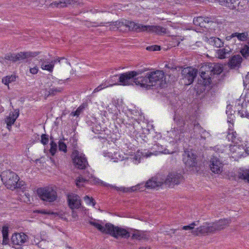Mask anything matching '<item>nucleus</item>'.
I'll return each mask as SVG.
<instances>
[{
  "label": "nucleus",
  "instance_id": "15",
  "mask_svg": "<svg viewBox=\"0 0 249 249\" xmlns=\"http://www.w3.org/2000/svg\"><path fill=\"white\" fill-rule=\"evenodd\" d=\"M68 206L71 210L78 209L81 206L80 196L75 194H69L67 196Z\"/></svg>",
  "mask_w": 249,
  "mask_h": 249
},
{
  "label": "nucleus",
  "instance_id": "4",
  "mask_svg": "<svg viewBox=\"0 0 249 249\" xmlns=\"http://www.w3.org/2000/svg\"><path fill=\"white\" fill-rule=\"evenodd\" d=\"M148 70H149V68H143L136 71H129L118 75H114L111 78V80H113V79H115L117 76H119L118 82L121 85L130 86L135 85L141 87L142 82L140 81L141 78H140L141 76H138V75Z\"/></svg>",
  "mask_w": 249,
  "mask_h": 249
},
{
  "label": "nucleus",
  "instance_id": "11",
  "mask_svg": "<svg viewBox=\"0 0 249 249\" xmlns=\"http://www.w3.org/2000/svg\"><path fill=\"white\" fill-rule=\"evenodd\" d=\"M182 157V160L186 167L191 168L197 166L196 158L197 156L195 150L189 148L184 149Z\"/></svg>",
  "mask_w": 249,
  "mask_h": 249
},
{
  "label": "nucleus",
  "instance_id": "1",
  "mask_svg": "<svg viewBox=\"0 0 249 249\" xmlns=\"http://www.w3.org/2000/svg\"><path fill=\"white\" fill-rule=\"evenodd\" d=\"M223 67L218 63L207 62L199 70L187 67L181 71L183 79L187 80V85L193 83L198 73L197 82L195 89L196 98L205 104H212L216 99V93L224 81L226 73H222Z\"/></svg>",
  "mask_w": 249,
  "mask_h": 249
},
{
  "label": "nucleus",
  "instance_id": "50",
  "mask_svg": "<svg viewBox=\"0 0 249 249\" xmlns=\"http://www.w3.org/2000/svg\"><path fill=\"white\" fill-rule=\"evenodd\" d=\"M150 239V235L148 234L147 231H142L141 232V240L143 239L145 241H148Z\"/></svg>",
  "mask_w": 249,
  "mask_h": 249
},
{
  "label": "nucleus",
  "instance_id": "53",
  "mask_svg": "<svg viewBox=\"0 0 249 249\" xmlns=\"http://www.w3.org/2000/svg\"><path fill=\"white\" fill-rule=\"evenodd\" d=\"M61 5H62V0L60 1L59 2L54 1L50 4V5L52 7L55 6L56 7H60V8Z\"/></svg>",
  "mask_w": 249,
  "mask_h": 249
},
{
  "label": "nucleus",
  "instance_id": "7",
  "mask_svg": "<svg viewBox=\"0 0 249 249\" xmlns=\"http://www.w3.org/2000/svg\"><path fill=\"white\" fill-rule=\"evenodd\" d=\"M119 115L117 113H115L114 116H115L116 123L120 127V131L124 133H126L131 137H134L136 129L134 127L133 121L131 120L127 119L125 120L121 116V112L119 111Z\"/></svg>",
  "mask_w": 249,
  "mask_h": 249
},
{
  "label": "nucleus",
  "instance_id": "20",
  "mask_svg": "<svg viewBox=\"0 0 249 249\" xmlns=\"http://www.w3.org/2000/svg\"><path fill=\"white\" fill-rule=\"evenodd\" d=\"M9 226L7 224L2 227L1 233L2 235V243L3 245H8L10 246V239L9 238Z\"/></svg>",
  "mask_w": 249,
  "mask_h": 249
},
{
  "label": "nucleus",
  "instance_id": "40",
  "mask_svg": "<svg viewBox=\"0 0 249 249\" xmlns=\"http://www.w3.org/2000/svg\"><path fill=\"white\" fill-rule=\"evenodd\" d=\"M215 1H218L222 6L227 7L230 9V4L232 5L234 3V0H214Z\"/></svg>",
  "mask_w": 249,
  "mask_h": 249
},
{
  "label": "nucleus",
  "instance_id": "56",
  "mask_svg": "<svg viewBox=\"0 0 249 249\" xmlns=\"http://www.w3.org/2000/svg\"><path fill=\"white\" fill-rule=\"evenodd\" d=\"M173 44H172V45L174 47L178 46L179 44H180V41L178 38L177 37H175V38H173Z\"/></svg>",
  "mask_w": 249,
  "mask_h": 249
},
{
  "label": "nucleus",
  "instance_id": "21",
  "mask_svg": "<svg viewBox=\"0 0 249 249\" xmlns=\"http://www.w3.org/2000/svg\"><path fill=\"white\" fill-rule=\"evenodd\" d=\"M143 185V183H139L135 186H132L130 188H125V187L119 188V187H118L115 186H113L112 185H109V186L111 188H114L115 190H116L118 191H120L123 192L124 193H128V192L130 193V192H134L135 191H139L138 190H141V189H140V186H141V185Z\"/></svg>",
  "mask_w": 249,
  "mask_h": 249
},
{
  "label": "nucleus",
  "instance_id": "17",
  "mask_svg": "<svg viewBox=\"0 0 249 249\" xmlns=\"http://www.w3.org/2000/svg\"><path fill=\"white\" fill-rule=\"evenodd\" d=\"M121 229H124L126 231L127 233L126 234L125 237H123L122 235L118 236L117 238H115L117 239H119L120 238H124V239H128L130 237V234L131 232H133L132 235L131 236V239L132 240L137 239L138 240H141V232L142 231H140L138 230H136L133 228H123L121 227Z\"/></svg>",
  "mask_w": 249,
  "mask_h": 249
},
{
  "label": "nucleus",
  "instance_id": "38",
  "mask_svg": "<svg viewBox=\"0 0 249 249\" xmlns=\"http://www.w3.org/2000/svg\"><path fill=\"white\" fill-rule=\"evenodd\" d=\"M136 140L137 141L139 140H142L144 142H146L148 140L147 136L145 135V133L143 132L142 133H139L136 131V133H135L134 137Z\"/></svg>",
  "mask_w": 249,
  "mask_h": 249
},
{
  "label": "nucleus",
  "instance_id": "13",
  "mask_svg": "<svg viewBox=\"0 0 249 249\" xmlns=\"http://www.w3.org/2000/svg\"><path fill=\"white\" fill-rule=\"evenodd\" d=\"M29 237L23 232H15L12 234L10 240V246L13 245L22 246L24 244L28 242Z\"/></svg>",
  "mask_w": 249,
  "mask_h": 249
},
{
  "label": "nucleus",
  "instance_id": "2",
  "mask_svg": "<svg viewBox=\"0 0 249 249\" xmlns=\"http://www.w3.org/2000/svg\"><path fill=\"white\" fill-rule=\"evenodd\" d=\"M231 219L224 218L220 219L214 222L203 223V225L194 229V226L196 225L195 222L191 224L184 226L182 229L184 230H191V233L195 235H206L209 234H213L217 231L224 229L231 223Z\"/></svg>",
  "mask_w": 249,
  "mask_h": 249
},
{
  "label": "nucleus",
  "instance_id": "25",
  "mask_svg": "<svg viewBox=\"0 0 249 249\" xmlns=\"http://www.w3.org/2000/svg\"><path fill=\"white\" fill-rule=\"evenodd\" d=\"M150 33H155L160 35L167 33L165 28L158 25H151Z\"/></svg>",
  "mask_w": 249,
  "mask_h": 249
},
{
  "label": "nucleus",
  "instance_id": "43",
  "mask_svg": "<svg viewBox=\"0 0 249 249\" xmlns=\"http://www.w3.org/2000/svg\"><path fill=\"white\" fill-rule=\"evenodd\" d=\"M111 23H113V25L116 27V29L120 31H122L123 29L122 27H125L124 20L123 21H116L111 22Z\"/></svg>",
  "mask_w": 249,
  "mask_h": 249
},
{
  "label": "nucleus",
  "instance_id": "64",
  "mask_svg": "<svg viewBox=\"0 0 249 249\" xmlns=\"http://www.w3.org/2000/svg\"><path fill=\"white\" fill-rule=\"evenodd\" d=\"M69 112H70V111L68 110H66V109L64 110L62 113V116L66 115Z\"/></svg>",
  "mask_w": 249,
  "mask_h": 249
},
{
  "label": "nucleus",
  "instance_id": "28",
  "mask_svg": "<svg viewBox=\"0 0 249 249\" xmlns=\"http://www.w3.org/2000/svg\"><path fill=\"white\" fill-rule=\"evenodd\" d=\"M124 23H125V27L124 29V31H126L128 30L130 31H134L135 32V30L136 26L133 24H137V23H135L132 21H129L126 19H124Z\"/></svg>",
  "mask_w": 249,
  "mask_h": 249
},
{
  "label": "nucleus",
  "instance_id": "44",
  "mask_svg": "<svg viewBox=\"0 0 249 249\" xmlns=\"http://www.w3.org/2000/svg\"><path fill=\"white\" fill-rule=\"evenodd\" d=\"M84 199L88 205H91L94 206L96 204V201L92 197H90L89 196L86 195L84 197Z\"/></svg>",
  "mask_w": 249,
  "mask_h": 249
},
{
  "label": "nucleus",
  "instance_id": "30",
  "mask_svg": "<svg viewBox=\"0 0 249 249\" xmlns=\"http://www.w3.org/2000/svg\"><path fill=\"white\" fill-rule=\"evenodd\" d=\"M203 21H204V17H198L194 18L193 23L196 26H198L201 28H205V22Z\"/></svg>",
  "mask_w": 249,
  "mask_h": 249
},
{
  "label": "nucleus",
  "instance_id": "6",
  "mask_svg": "<svg viewBox=\"0 0 249 249\" xmlns=\"http://www.w3.org/2000/svg\"><path fill=\"white\" fill-rule=\"evenodd\" d=\"M190 117H185L184 119L182 116L175 112L174 121H175L177 127L176 129L180 134L186 132H190L195 127V124L193 121L190 120Z\"/></svg>",
  "mask_w": 249,
  "mask_h": 249
},
{
  "label": "nucleus",
  "instance_id": "22",
  "mask_svg": "<svg viewBox=\"0 0 249 249\" xmlns=\"http://www.w3.org/2000/svg\"><path fill=\"white\" fill-rule=\"evenodd\" d=\"M231 52V48L226 45L225 48L219 49L217 50L218 57L220 59H224L230 56Z\"/></svg>",
  "mask_w": 249,
  "mask_h": 249
},
{
  "label": "nucleus",
  "instance_id": "46",
  "mask_svg": "<svg viewBox=\"0 0 249 249\" xmlns=\"http://www.w3.org/2000/svg\"><path fill=\"white\" fill-rule=\"evenodd\" d=\"M63 89L62 88L50 89L49 91V94L47 95V97H48L49 95L54 96L57 92L60 93L63 91Z\"/></svg>",
  "mask_w": 249,
  "mask_h": 249
},
{
  "label": "nucleus",
  "instance_id": "3",
  "mask_svg": "<svg viewBox=\"0 0 249 249\" xmlns=\"http://www.w3.org/2000/svg\"><path fill=\"white\" fill-rule=\"evenodd\" d=\"M142 88L146 89L162 88L166 84L164 72L161 70H156L146 73L145 76H141Z\"/></svg>",
  "mask_w": 249,
  "mask_h": 249
},
{
  "label": "nucleus",
  "instance_id": "59",
  "mask_svg": "<svg viewBox=\"0 0 249 249\" xmlns=\"http://www.w3.org/2000/svg\"><path fill=\"white\" fill-rule=\"evenodd\" d=\"M10 54H11V53H7L6 54H5L4 58L2 57L1 59H2V60H10Z\"/></svg>",
  "mask_w": 249,
  "mask_h": 249
},
{
  "label": "nucleus",
  "instance_id": "42",
  "mask_svg": "<svg viewBox=\"0 0 249 249\" xmlns=\"http://www.w3.org/2000/svg\"><path fill=\"white\" fill-rule=\"evenodd\" d=\"M57 145L55 142H50V153L52 156H54L57 151Z\"/></svg>",
  "mask_w": 249,
  "mask_h": 249
},
{
  "label": "nucleus",
  "instance_id": "45",
  "mask_svg": "<svg viewBox=\"0 0 249 249\" xmlns=\"http://www.w3.org/2000/svg\"><path fill=\"white\" fill-rule=\"evenodd\" d=\"M97 122L98 121L95 117H90L87 118L86 123L89 126H91V128H92V126H94L95 123H97Z\"/></svg>",
  "mask_w": 249,
  "mask_h": 249
},
{
  "label": "nucleus",
  "instance_id": "36",
  "mask_svg": "<svg viewBox=\"0 0 249 249\" xmlns=\"http://www.w3.org/2000/svg\"><path fill=\"white\" fill-rule=\"evenodd\" d=\"M56 62V60H53L51 61V63L47 64H44V63H43L41 65V68L43 70H47L51 72L53 71L54 65Z\"/></svg>",
  "mask_w": 249,
  "mask_h": 249
},
{
  "label": "nucleus",
  "instance_id": "34",
  "mask_svg": "<svg viewBox=\"0 0 249 249\" xmlns=\"http://www.w3.org/2000/svg\"><path fill=\"white\" fill-rule=\"evenodd\" d=\"M65 139L63 137L58 142V147L60 151L63 152L64 153L67 152V146L66 144L63 142Z\"/></svg>",
  "mask_w": 249,
  "mask_h": 249
},
{
  "label": "nucleus",
  "instance_id": "19",
  "mask_svg": "<svg viewBox=\"0 0 249 249\" xmlns=\"http://www.w3.org/2000/svg\"><path fill=\"white\" fill-rule=\"evenodd\" d=\"M243 60L239 54L234 55L229 58L228 66L230 69H238L241 67Z\"/></svg>",
  "mask_w": 249,
  "mask_h": 249
},
{
  "label": "nucleus",
  "instance_id": "18",
  "mask_svg": "<svg viewBox=\"0 0 249 249\" xmlns=\"http://www.w3.org/2000/svg\"><path fill=\"white\" fill-rule=\"evenodd\" d=\"M210 168L215 174H220L223 171V163L216 158L213 157L210 161Z\"/></svg>",
  "mask_w": 249,
  "mask_h": 249
},
{
  "label": "nucleus",
  "instance_id": "41",
  "mask_svg": "<svg viewBox=\"0 0 249 249\" xmlns=\"http://www.w3.org/2000/svg\"><path fill=\"white\" fill-rule=\"evenodd\" d=\"M62 5H60V8H64L68 6V5H73L77 3L78 5L81 4L80 2L74 0H62Z\"/></svg>",
  "mask_w": 249,
  "mask_h": 249
},
{
  "label": "nucleus",
  "instance_id": "57",
  "mask_svg": "<svg viewBox=\"0 0 249 249\" xmlns=\"http://www.w3.org/2000/svg\"><path fill=\"white\" fill-rule=\"evenodd\" d=\"M204 21H203V22H205V28H206V24L210 22H212V20H211L212 18L209 17H204Z\"/></svg>",
  "mask_w": 249,
  "mask_h": 249
},
{
  "label": "nucleus",
  "instance_id": "10",
  "mask_svg": "<svg viewBox=\"0 0 249 249\" xmlns=\"http://www.w3.org/2000/svg\"><path fill=\"white\" fill-rule=\"evenodd\" d=\"M71 158L73 165L79 169H85L89 165L85 155L83 153L80 154L77 150H73Z\"/></svg>",
  "mask_w": 249,
  "mask_h": 249
},
{
  "label": "nucleus",
  "instance_id": "9",
  "mask_svg": "<svg viewBox=\"0 0 249 249\" xmlns=\"http://www.w3.org/2000/svg\"><path fill=\"white\" fill-rule=\"evenodd\" d=\"M36 193L39 198L43 201L53 202L57 198L56 191L51 187L38 188Z\"/></svg>",
  "mask_w": 249,
  "mask_h": 249
},
{
  "label": "nucleus",
  "instance_id": "16",
  "mask_svg": "<svg viewBox=\"0 0 249 249\" xmlns=\"http://www.w3.org/2000/svg\"><path fill=\"white\" fill-rule=\"evenodd\" d=\"M142 183L143 185L140 186L141 190H138L140 192L143 191L145 189H158L162 185L163 182L159 180L158 178L153 177L148 180L145 183Z\"/></svg>",
  "mask_w": 249,
  "mask_h": 249
},
{
  "label": "nucleus",
  "instance_id": "8",
  "mask_svg": "<svg viewBox=\"0 0 249 249\" xmlns=\"http://www.w3.org/2000/svg\"><path fill=\"white\" fill-rule=\"evenodd\" d=\"M0 177L3 183L7 189L11 190L15 189L14 184L16 185V183L19 179V177L16 173L11 170H6L1 172Z\"/></svg>",
  "mask_w": 249,
  "mask_h": 249
},
{
  "label": "nucleus",
  "instance_id": "33",
  "mask_svg": "<svg viewBox=\"0 0 249 249\" xmlns=\"http://www.w3.org/2000/svg\"><path fill=\"white\" fill-rule=\"evenodd\" d=\"M248 43L249 45L245 44L240 50V53L245 59L249 56V41Z\"/></svg>",
  "mask_w": 249,
  "mask_h": 249
},
{
  "label": "nucleus",
  "instance_id": "55",
  "mask_svg": "<svg viewBox=\"0 0 249 249\" xmlns=\"http://www.w3.org/2000/svg\"><path fill=\"white\" fill-rule=\"evenodd\" d=\"M38 69L37 66L30 69V71L33 74H36L38 72Z\"/></svg>",
  "mask_w": 249,
  "mask_h": 249
},
{
  "label": "nucleus",
  "instance_id": "51",
  "mask_svg": "<svg viewBox=\"0 0 249 249\" xmlns=\"http://www.w3.org/2000/svg\"><path fill=\"white\" fill-rule=\"evenodd\" d=\"M239 0H234V3H233L232 5L230 4V9L231 10H235L237 11V6H238L239 4L238 2H239Z\"/></svg>",
  "mask_w": 249,
  "mask_h": 249
},
{
  "label": "nucleus",
  "instance_id": "39",
  "mask_svg": "<svg viewBox=\"0 0 249 249\" xmlns=\"http://www.w3.org/2000/svg\"><path fill=\"white\" fill-rule=\"evenodd\" d=\"M211 39H213L211 42L213 43V45L215 47L221 48L224 46V42H223L219 38L212 37Z\"/></svg>",
  "mask_w": 249,
  "mask_h": 249
},
{
  "label": "nucleus",
  "instance_id": "23",
  "mask_svg": "<svg viewBox=\"0 0 249 249\" xmlns=\"http://www.w3.org/2000/svg\"><path fill=\"white\" fill-rule=\"evenodd\" d=\"M33 213L41 214L43 215H53L54 217L57 216L61 217V216H62V214L59 212H54L46 209L36 210L33 211Z\"/></svg>",
  "mask_w": 249,
  "mask_h": 249
},
{
  "label": "nucleus",
  "instance_id": "60",
  "mask_svg": "<svg viewBox=\"0 0 249 249\" xmlns=\"http://www.w3.org/2000/svg\"><path fill=\"white\" fill-rule=\"evenodd\" d=\"M141 154L143 156L145 157H148L152 155L151 152H150L149 153V154H147V152L145 151V150H144L143 152H142L141 153Z\"/></svg>",
  "mask_w": 249,
  "mask_h": 249
},
{
  "label": "nucleus",
  "instance_id": "48",
  "mask_svg": "<svg viewBox=\"0 0 249 249\" xmlns=\"http://www.w3.org/2000/svg\"><path fill=\"white\" fill-rule=\"evenodd\" d=\"M146 50L149 51H157L161 50V47L160 45H154L147 46L146 48Z\"/></svg>",
  "mask_w": 249,
  "mask_h": 249
},
{
  "label": "nucleus",
  "instance_id": "52",
  "mask_svg": "<svg viewBox=\"0 0 249 249\" xmlns=\"http://www.w3.org/2000/svg\"><path fill=\"white\" fill-rule=\"evenodd\" d=\"M16 185H15V183L14 184V186H15V189L17 188H21L22 186H23L24 182L23 181H20L19 179H18V181Z\"/></svg>",
  "mask_w": 249,
  "mask_h": 249
},
{
  "label": "nucleus",
  "instance_id": "29",
  "mask_svg": "<svg viewBox=\"0 0 249 249\" xmlns=\"http://www.w3.org/2000/svg\"><path fill=\"white\" fill-rule=\"evenodd\" d=\"M16 75H7L2 78V82L5 85L9 86V84L15 82L16 80Z\"/></svg>",
  "mask_w": 249,
  "mask_h": 249
},
{
  "label": "nucleus",
  "instance_id": "5",
  "mask_svg": "<svg viewBox=\"0 0 249 249\" xmlns=\"http://www.w3.org/2000/svg\"><path fill=\"white\" fill-rule=\"evenodd\" d=\"M89 224L95 227L101 232L109 234L114 238H117L118 236L119 235L125 237L126 234L127 233L125 230L121 229L120 227L116 226L110 223H106L105 226L92 221H89Z\"/></svg>",
  "mask_w": 249,
  "mask_h": 249
},
{
  "label": "nucleus",
  "instance_id": "61",
  "mask_svg": "<svg viewBox=\"0 0 249 249\" xmlns=\"http://www.w3.org/2000/svg\"><path fill=\"white\" fill-rule=\"evenodd\" d=\"M249 103V101H246V99H245V103L243 102L241 106L242 108L247 107V104Z\"/></svg>",
  "mask_w": 249,
  "mask_h": 249
},
{
  "label": "nucleus",
  "instance_id": "27",
  "mask_svg": "<svg viewBox=\"0 0 249 249\" xmlns=\"http://www.w3.org/2000/svg\"><path fill=\"white\" fill-rule=\"evenodd\" d=\"M249 2V0H239V2H238L239 5L237 6V11L242 12L245 10L248 9Z\"/></svg>",
  "mask_w": 249,
  "mask_h": 249
},
{
  "label": "nucleus",
  "instance_id": "26",
  "mask_svg": "<svg viewBox=\"0 0 249 249\" xmlns=\"http://www.w3.org/2000/svg\"><path fill=\"white\" fill-rule=\"evenodd\" d=\"M136 26L135 32L137 33L146 32L150 33L151 29V25H143L140 23H137V24H134Z\"/></svg>",
  "mask_w": 249,
  "mask_h": 249
},
{
  "label": "nucleus",
  "instance_id": "24",
  "mask_svg": "<svg viewBox=\"0 0 249 249\" xmlns=\"http://www.w3.org/2000/svg\"><path fill=\"white\" fill-rule=\"evenodd\" d=\"M238 177L239 178L249 183V170L240 168L238 172Z\"/></svg>",
  "mask_w": 249,
  "mask_h": 249
},
{
  "label": "nucleus",
  "instance_id": "14",
  "mask_svg": "<svg viewBox=\"0 0 249 249\" xmlns=\"http://www.w3.org/2000/svg\"><path fill=\"white\" fill-rule=\"evenodd\" d=\"M40 53L39 52H20L18 54L11 53L10 55V61H12L13 62H16L18 61H21L26 58L29 57H34L38 55Z\"/></svg>",
  "mask_w": 249,
  "mask_h": 249
},
{
  "label": "nucleus",
  "instance_id": "62",
  "mask_svg": "<svg viewBox=\"0 0 249 249\" xmlns=\"http://www.w3.org/2000/svg\"><path fill=\"white\" fill-rule=\"evenodd\" d=\"M73 143H72V146H73V148H76L77 147V141L76 140L73 139Z\"/></svg>",
  "mask_w": 249,
  "mask_h": 249
},
{
  "label": "nucleus",
  "instance_id": "12",
  "mask_svg": "<svg viewBox=\"0 0 249 249\" xmlns=\"http://www.w3.org/2000/svg\"><path fill=\"white\" fill-rule=\"evenodd\" d=\"M184 180V178L181 173L172 172L169 173L164 180L163 184L168 185V187H173L175 185H178Z\"/></svg>",
  "mask_w": 249,
  "mask_h": 249
},
{
  "label": "nucleus",
  "instance_id": "54",
  "mask_svg": "<svg viewBox=\"0 0 249 249\" xmlns=\"http://www.w3.org/2000/svg\"><path fill=\"white\" fill-rule=\"evenodd\" d=\"M227 109L226 110L227 114L228 116H229V115L231 116L232 115V113H231V110L232 109V106H231V105H227Z\"/></svg>",
  "mask_w": 249,
  "mask_h": 249
},
{
  "label": "nucleus",
  "instance_id": "49",
  "mask_svg": "<svg viewBox=\"0 0 249 249\" xmlns=\"http://www.w3.org/2000/svg\"><path fill=\"white\" fill-rule=\"evenodd\" d=\"M76 184L78 187H80V183H87L88 182V180L86 178L80 177L76 179Z\"/></svg>",
  "mask_w": 249,
  "mask_h": 249
},
{
  "label": "nucleus",
  "instance_id": "58",
  "mask_svg": "<svg viewBox=\"0 0 249 249\" xmlns=\"http://www.w3.org/2000/svg\"><path fill=\"white\" fill-rule=\"evenodd\" d=\"M19 114V110H18V111L15 110V113L12 112L11 113V115L12 116H14V118H16V120L18 118Z\"/></svg>",
  "mask_w": 249,
  "mask_h": 249
},
{
  "label": "nucleus",
  "instance_id": "32",
  "mask_svg": "<svg viewBox=\"0 0 249 249\" xmlns=\"http://www.w3.org/2000/svg\"><path fill=\"white\" fill-rule=\"evenodd\" d=\"M248 36V34L247 32L241 33L236 32L232 33V36H234V37H236L239 40L244 41L247 40Z\"/></svg>",
  "mask_w": 249,
  "mask_h": 249
},
{
  "label": "nucleus",
  "instance_id": "63",
  "mask_svg": "<svg viewBox=\"0 0 249 249\" xmlns=\"http://www.w3.org/2000/svg\"><path fill=\"white\" fill-rule=\"evenodd\" d=\"M232 36V34L230 35V36H227L226 37V39L227 41H230L231 40L232 38H234V36Z\"/></svg>",
  "mask_w": 249,
  "mask_h": 249
},
{
  "label": "nucleus",
  "instance_id": "37",
  "mask_svg": "<svg viewBox=\"0 0 249 249\" xmlns=\"http://www.w3.org/2000/svg\"><path fill=\"white\" fill-rule=\"evenodd\" d=\"M16 120V118H14V116L11 115V113H10L9 116L6 117L5 122L7 124V128L8 129L11 128L12 125L14 124Z\"/></svg>",
  "mask_w": 249,
  "mask_h": 249
},
{
  "label": "nucleus",
  "instance_id": "31",
  "mask_svg": "<svg viewBox=\"0 0 249 249\" xmlns=\"http://www.w3.org/2000/svg\"><path fill=\"white\" fill-rule=\"evenodd\" d=\"M92 131L95 134L103 135V132H105L106 130L105 128L102 127L100 124L97 122V123H95V125L92 126Z\"/></svg>",
  "mask_w": 249,
  "mask_h": 249
},
{
  "label": "nucleus",
  "instance_id": "35",
  "mask_svg": "<svg viewBox=\"0 0 249 249\" xmlns=\"http://www.w3.org/2000/svg\"><path fill=\"white\" fill-rule=\"evenodd\" d=\"M85 108V105L84 104H82L76 110L72 111L70 114V116H76L77 118L78 117L80 114L83 111V110Z\"/></svg>",
  "mask_w": 249,
  "mask_h": 249
},
{
  "label": "nucleus",
  "instance_id": "47",
  "mask_svg": "<svg viewBox=\"0 0 249 249\" xmlns=\"http://www.w3.org/2000/svg\"><path fill=\"white\" fill-rule=\"evenodd\" d=\"M40 142L43 145H46L49 142V135L46 134H43L41 136Z\"/></svg>",
  "mask_w": 249,
  "mask_h": 249
}]
</instances>
